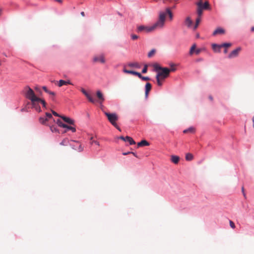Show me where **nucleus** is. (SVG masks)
I'll return each mask as SVG.
<instances>
[{"label":"nucleus","instance_id":"obj_22","mask_svg":"<svg viewBox=\"0 0 254 254\" xmlns=\"http://www.w3.org/2000/svg\"><path fill=\"white\" fill-rule=\"evenodd\" d=\"M195 132V128L193 127H189L188 129H185L183 131V132L184 133H194Z\"/></svg>","mask_w":254,"mask_h":254},{"label":"nucleus","instance_id":"obj_31","mask_svg":"<svg viewBox=\"0 0 254 254\" xmlns=\"http://www.w3.org/2000/svg\"><path fill=\"white\" fill-rule=\"evenodd\" d=\"M170 67L171 68L170 69L169 68L170 72L171 71H175L176 70V64H170Z\"/></svg>","mask_w":254,"mask_h":254},{"label":"nucleus","instance_id":"obj_39","mask_svg":"<svg viewBox=\"0 0 254 254\" xmlns=\"http://www.w3.org/2000/svg\"><path fill=\"white\" fill-rule=\"evenodd\" d=\"M131 37L132 40H135L138 39V36L135 34H132L131 35Z\"/></svg>","mask_w":254,"mask_h":254},{"label":"nucleus","instance_id":"obj_20","mask_svg":"<svg viewBox=\"0 0 254 254\" xmlns=\"http://www.w3.org/2000/svg\"><path fill=\"white\" fill-rule=\"evenodd\" d=\"M149 145V142L145 140H142L137 143V146L138 147L143 146H148Z\"/></svg>","mask_w":254,"mask_h":254},{"label":"nucleus","instance_id":"obj_45","mask_svg":"<svg viewBox=\"0 0 254 254\" xmlns=\"http://www.w3.org/2000/svg\"><path fill=\"white\" fill-rule=\"evenodd\" d=\"M117 129H118L119 131H121L120 128L118 126L117 124L116 123V126H114Z\"/></svg>","mask_w":254,"mask_h":254},{"label":"nucleus","instance_id":"obj_35","mask_svg":"<svg viewBox=\"0 0 254 254\" xmlns=\"http://www.w3.org/2000/svg\"><path fill=\"white\" fill-rule=\"evenodd\" d=\"M50 127V129L53 132H56L58 131V129L55 126H49Z\"/></svg>","mask_w":254,"mask_h":254},{"label":"nucleus","instance_id":"obj_49","mask_svg":"<svg viewBox=\"0 0 254 254\" xmlns=\"http://www.w3.org/2000/svg\"><path fill=\"white\" fill-rule=\"evenodd\" d=\"M242 191H243V194H244V195L245 196L246 194H245V192H244V187H242Z\"/></svg>","mask_w":254,"mask_h":254},{"label":"nucleus","instance_id":"obj_37","mask_svg":"<svg viewBox=\"0 0 254 254\" xmlns=\"http://www.w3.org/2000/svg\"><path fill=\"white\" fill-rule=\"evenodd\" d=\"M139 78L144 81H148V80H150V78L148 77L143 76L141 74V76H139Z\"/></svg>","mask_w":254,"mask_h":254},{"label":"nucleus","instance_id":"obj_18","mask_svg":"<svg viewBox=\"0 0 254 254\" xmlns=\"http://www.w3.org/2000/svg\"><path fill=\"white\" fill-rule=\"evenodd\" d=\"M185 24L188 27H190L192 24V21L191 20L190 17L188 16L186 18L185 21Z\"/></svg>","mask_w":254,"mask_h":254},{"label":"nucleus","instance_id":"obj_30","mask_svg":"<svg viewBox=\"0 0 254 254\" xmlns=\"http://www.w3.org/2000/svg\"><path fill=\"white\" fill-rule=\"evenodd\" d=\"M193 158V156L190 153H187L186 155V159L187 160V161H190Z\"/></svg>","mask_w":254,"mask_h":254},{"label":"nucleus","instance_id":"obj_29","mask_svg":"<svg viewBox=\"0 0 254 254\" xmlns=\"http://www.w3.org/2000/svg\"><path fill=\"white\" fill-rule=\"evenodd\" d=\"M164 13H165L166 14V16L168 14L169 16V17L171 19H172L173 18V14L172 13V12L171 11V10H170L169 8H167L166 9V12H163Z\"/></svg>","mask_w":254,"mask_h":254},{"label":"nucleus","instance_id":"obj_11","mask_svg":"<svg viewBox=\"0 0 254 254\" xmlns=\"http://www.w3.org/2000/svg\"><path fill=\"white\" fill-rule=\"evenodd\" d=\"M197 5V14L198 16L201 17L202 14V8L201 7L202 1L200 0L196 3Z\"/></svg>","mask_w":254,"mask_h":254},{"label":"nucleus","instance_id":"obj_55","mask_svg":"<svg viewBox=\"0 0 254 254\" xmlns=\"http://www.w3.org/2000/svg\"><path fill=\"white\" fill-rule=\"evenodd\" d=\"M224 52L225 54H226L227 53V49H225Z\"/></svg>","mask_w":254,"mask_h":254},{"label":"nucleus","instance_id":"obj_12","mask_svg":"<svg viewBox=\"0 0 254 254\" xmlns=\"http://www.w3.org/2000/svg\"><path fill=\"white\" fill-rule=\"evenodd\" d=\"M225 32V31L224 29L219 27L213 31L212 35L213 36H216L218 34H224Z\"/></svg>","mask_w":254,"mask_h":254},{"label":"nucleus","instance_id":"obj_33","mask_svg":"<svg viewBox=\"0 0 254 254\" xmlns=\"http://www.w3.org/2000/svg\"><path fill=\"white\" fill-rule=\"evenodd\" d=\"M65 128H66L67 130H71L72 131V132H74L76 131L75 128L73 127H71V126H68L67 125V127H65Z\"/></svg>","mask_w":254,"mask_h":254},{"label":"nucleus","instance_id":"obj_46","mask_svg":"<svg viewBox=\"0 0 254 254\" xmlns=\"http://www.w3.org/2000/svg\"><path fill=\"white\" fill-rule=\"evenodd\" d=\"M130 154V152H124L123 153V154L124 155H128V154Z\"/></svg>","mask_w":254,"mask_h":254},{"label":"nucleus","instance_id":"obj_17","mask_svg":"<svg viewBox=\"0 0 254 254\" xmlns=\"http://www.w3.org/2000/svg\"><path fill=\"white\" fill-rule=\"evenodd\" d=\"M67 84H72V83H71V82L69 80L64 81V80H60L59 81L58 85L59 87H61L64 85H67Z\"/></svg>","mask_w":254,"mask_h":254},{"label":"nucleus","instance_id":"obj_40","mask_svg":"<svg viewBox=\"0 0 254 254\" xmlns=\"http://www.w3.org/2000/svg\"><path fill=\"white\" fill-rule=\"evenodd\" d=\"M147 66L146 65H145L142 70V72L143 73H145L147 72Z\"/></svg>","mask_w":254,"mask_h":254},{"label":"nucleus","instance_id":"obj_7","mask_svg":"<svg viewBox=\"0 0 254 254\" xmlns=\"http://www.w3.org/2000/svg\"><path fill=\"white\" fill-rule=\"evenodd\" d=\"M93 61L95 63H101L104 64L105 63V57L103 54L95 56L93 57Z\"/></svg>","mask_w":254,"mask_h":254},{"label":"nucleus","instance_id":"obj_19","mask_svg":"<svg viewBox=\"0 0 254 254\" xmlns=\"http://www.w3.org/2000/svg\"><path fill=\"white\" fill-rule=\"evenodd\" d=\"M151 84L150 83H147L145 85V96L147 97L149 92L151 89Z\"/></svg>","mask_w":254,"mask_h":254},{"label":"nucleus","instance_id":"obj_26","mask_svg":"<svg viewBox=\"0 0 254 254\" xmlns=\"http://www.w3.org/2000/svg\"><path fill=\"white\" fill-rule=\"evenodd\" d=\"M57 124H58V125L60 127H67V125L65 124H64L61 120H60V119H58L57 120Z\"/></svg>","mask_w":254,"mask_h":254},{"label":"nucleus","instance_id":"obj_41","mask_svg":"<svg viewBox=\"0 0 254 254\" xmlns=\"http://www.w3.org/2000/svg\"><path fill=\"white\" fill-rule=\"evenodd\" d=\"M52 113L55 116H57V117H61L62 116H60L59 115L57 112H56L55 111H52Z\"/></svg>","mask_w":254,"mask_h":254},{"label":"nucleus","instance_id":"obj_51","mask_svg":"<svg viewBox=\"0 0 254 254\" xmlns=\"http://www.w3.org/2000/svg\"><path fill=\"white\" fill-rule=\"evenodd\" d=\"M2 12V9L1 8H0V16L1 15Z\"/></svg>","mask_w":254,"mask_h":254},{"label":"nucleus","instance_id":"obj_4","mask_svg":"<svg viewBox=\"0 0 254 254\" xmlns=\"http://www.w3.org/2000/svg\"><path fill=\"white\" fill-rule=\"evenodd\" d=\"M104 114L107 117L108 120L109 122L113 126H116V122L119 119V117L118 115L115 113H110L106 111H104Z\"/></svg>","mask_w":254,"mask_h":254},{"label":"nucleus","instance_id":"obj_50","mask_svg":"<svg viewBox=\"0 0 254 254\" xmlns=\"http://www.w3.org/2000/svg\"><path fill=\"white\" fill-rule=\"evenodd\" d=\"M81 15L82 16H85V13L83 11H82L81 12Z\"/></svg>","mask_w":254,"mask_h":254},{"label":"nucleus","instance_id":"obj_48","mask_svg":"<svg viewBox=\"0 0 254 254\" xmlns=\"http://www.w3.org/2000/svg\"><path fill=\"white\" fill-rule=\"evenodd\" d=\"M215 49H216V50H214L215 51H216V52H220V49H218V48H217V47H216V48H215Z\"/></svg>","mask_w":254,"mask_h":254},{"label":"nucleus","instance_id":"obj_36","mask_svg":"<svg viewBox=\"0 0 254 254\" xmlns=\"http://www.w3.org/2000/svg\"><path fill=\"white\" fill-rule=\"evenodd\" d=\"M90 140H91V142L90 143L91 144H93V143L95 144L96 145H98V146H99L100 145V143L99 142L97 141H95V140H93V137H91L90 138Z\"/></svg>","mask_w":254,"mask_h":254},{"label":"nucleus","instance_id":"obj_43","mask_svg":"<svg viewBox=\"0 0 254 254\" xmlns=\"http://www.w3.org/2000/svg\"><path fill=\"white\" fill-rule=\"evenodd\" d=\"M200 52H201L200 49H196L195 51V53L196 55H198L200 53Z\"/></svg>","mask_w":254,"mask_h":254},{"label":"nucleus","instance_id":"obj_38","mask_svg":"<svg viewBox=\"0 0 254 254\" xmlns=\"http://www.w3.org/2000/svg\"><path fill=\"white\" fill-rule=\"evenodd\" d=\"M229 223H230V227L232 229H234L235 228V225L234 223L232 221L230 220L229 221Z\"/></svg>","mask_w":254,"mask_h":254},{"label":"nucleus","instance_id":"obj_53","mask_svg":"<svg viewBox=\"0 0 254 254\" xmlns=\"http://www.w3.org/2000/svg\"><path fill=\"white\" fill-rule=\"evenodd\" d=\"M251 31H253V32L254 31V27H252L251 28Z\"/></svg>","mask_w":254,"mask_h":254},{"label":"nucleus","instance_id":"obj_3","mask_svg":"<svg viewBox=\"0 0 254 254\" xmlns=\"http://www.w3.org/2000/svg\"><path fill=\"white\" fill-rule=\"evenodd\" d=\"M153 66L154 70L157 72L156 78L157 85L161 86L163 85V81L169 76L170 71L169 68L162 67L158 64H154Z\"/></svg>","mask_w":254,"mask_h":254},{"label":"nucleus","instance_id":"obj_54","mask_svg":"<svg viewBox=\"0 0 254 254\" xmlns=\"http://www.w3.org/2000/svg\"><path fill=\"white\" fill-rule=\"evenodd\" d=\"M209 98L211 100H213V98H212V97L211 96H210L209 97Z\"/></svg>","mask_w":254,"mask_h":254},{"label":"nucleus","instance_id":"obj_15","mask_svg":"<svg viewBox=\"0 0 254 254\" xmlns=\"http://www.w3.org/2000/svg\"><path fill=\"white\" fill-rule=\"evenodd\" d=\"M96 94L98 98L99 99V102L100 104H102L104 101V98L102 93L100 91H98L96 93Z\"/></svg>","mask_w":254,"mask_h":254},{"label":"nucleus","instance_id":"obj_10","mask_svg":"<svg viewBox=\"0 0 254 254\" xmlns=\"http://www.w3.org/2000/svg\"><path fill=\"white\" fill-rule=\"evenodd\" d=\"M121 139L124 140V141H128L130 145H133L135 144V142L133 140V139L128 136H127L126 137H124L121 136L119 137Z\"/></svg>","mask_w":254,"mask_h":254},{"label":"nucleus","instance_id":"obj_16","mask_svg":"<svg viewBox=\"0 0 254 254\" xmlns=\"http://www.w3.org/2000/svg\"><path fill=\"white\" fill-rule=\"evenodd\" d=\"M71 142L74 144H76V145H78L76 149L77 151L79 152L83 151V147L82 146L81 144L79 142L76 141H72Z\"/></svg>","mask_w":254,"mask_h":254},{"label":"nucleus","instance_id":"obj_56","mask_svg":"<svg viewBox=\"0 0 254 254\" xmlns=\"http://www.w3.org/2000/svg\"><path fill=\"white\" fill-rule=\"evenodd\" d=\"M253 126L254 127V117L253 118Z\"/></svg>","mask_w":254,"mask_h":254},{"label":"nucleus","instance_id":"obj_2","mask_svg":"<svg viewBox=\"0 0 254 254\" xmlns=\"http://www.w3.org/2000/svg\"><path fill=\"white\" fill-rule=\"evenodd\" d=\"M25 97L31 101L33 108L40 112H41V108L39 105V103H41L43 107H46V102L44 100L38 97L30 87L27 86L25 87Z\"/></svg>","mask_w":254,"mask_h":254},{"label":"nucleus","instance_id":"obj_52","mask_svg":"<svg viewBox=\"0 0 254 254\" xmlns=\"http://www.w3.org/2000/svg\"><path fill=\"white\" fill-rule=\"evenodd\" d=\"M56 0L59 2H62V0Z\"/></svg>","mask_w":254,"mask_h":254},{"label":"nucleus","instance_id":"obj_5","mask_svg":"<svg viewBox=\"0 0 254 254\" xmlns=\"http://www.w3.org/2000/svg\"><path fill=\"white\" fill-rule=\"evenodd\" d=\"M39 122L43 125L50 126V124H51L52 122H55V120L51 114L46 113L45 117H40L39 118Z\"/></svg>","mask_w":254,"mask_h":254},{"label":"nucleus","instance_id":"obj_28","mask_svg":"<svg viewBox=\"0 0 254 254\" xmlns=\"http://www.w3.org/2000/svg\"><path fill=\"white\" fill-rule=\"evenodd\" d=\"M200 20H201V17L197 16V18L196 19L195 24L193 28L194 30L196 29L197 28V27L200 22Z\"/></svg>","mask_w":254,"mask_h":254},{"label":"nucleus","instance_id":"obj_8","mask_svg":"<svg viewBox=\"0 0 254 254\" xmlns=\"http://www.w3.org/2000/svg\"><path fill=\"white\" fill-rule=\"evenodd\" d=\"M231 46L232 44L230 43H224L221 45H217L216 44H213L212 45V49H213V50H216V47L218 48L219 49L222 47L228 48L231 47Z\"/></svg>","mask_w":254,"mask_h":254},{"label":"nucleus","instance_id":"obj_47","mask_svg":"<svg viewBox=\"0 0 254 254\" xmlns=\"http://www.w3.org/2000/svg\"><path fill=\"white\" fill-rule=\"evenodd\" d=\"M130 154H133V155H134L135 157H138L137 155H136V154L134 152H130Z\"/></svg>","mask_w":254,"mask_h":254},{"label":"nucleus","instance_id":"obj_9","mask_svg":"<svg viewBox=\"0 0 254 254\" xmlns=\"http://www.w3.org/2000/svg\"><path fill=\"white\" fill-rule=\"evenodd\" d=\"M80 90L81 92L87 97L89 102L92 103H94L95 102V100L90 94H89L84 88H81Z\"/></svg>","mask_w":254,"mask_h":254},{"label":"nucleus","instance_id":"obj_34","mask_svg":"<svg viewBox=\"0 0 254 254\" xmlns=\"http://www.w3.org/2000/svg\"><path fill=\"white\" fill-rule=\"evenodd\" d=\"M73 140H70V144H69V145L74 150H76L77 149V147L78 146V145H76V144H74L73 143H72L71 141H72Z\"/></svg>","mask_w":254,"mask_h":254},{"label":"nucleus","instance_id":"obj_44","mask_svg":"<svg viewBox=\"0 0 254 254\" xmlns=\"http://www.w3.org/2000/svg\"><path fill=\"white\" fill-rule=\"evenodd\" d=\"M48 93L50 94V95H53V96H54L55 95V92L51 91L50 90L49 91Z\"/></svg>","mask_w":254,"mask_h":254},{"label":"nucleus","instance_id":"obj_32","mask_svg":"<svg viewBox=\"0 0 254 254\" xmlns=\"http://www.w3.org/2000/svg\"><path fill=\"white\" fill-rule=\"evenodd\" d=\"M156 51L154 49H152L149 52V53L148 54V57L149 58H151L155 54Z\"/></svg>","mask_w":254,"mask_h":254},{"label":"nucleus","instance_id":"obj_27","mask_svg":"<svg viewBox=\"0 0 254 254\" xmlns=\"http://www.w3.org/2000/svg\"><path fill=\"white\" fill-rule=\"evenodd\" d=\"M128 66L131 67H135L137 68L140 67V66L137 63H129L128 64Z\"/></svg>","mask_w":254,"mask_h":254},{"label":"nucleus","instance_id":"obj_25","mask_svg":"<svg viewBox=\"0 0 254 254\" xmlns=\"http://www.w3.org/2000/svg\"><path fill=\"white\" fill-rule=\"evenodd\" d=\"M196 44H194L190 48L189 54L190 55H192L194 53H195V51L196 50Z\"/></svg>","mask_w":254,"mask_h":254},{"label":"nucleus","instance_id":"obj_13","mask_svg":"<svg viewBox=\"0 0 254 254\" xmlns=\"http://www.w3.org/2000/svg\"><path fill=\"white\" fill-rule=\"evenodd\" d=\"M123 71L126 73H129V74H131L133 75H137L138 77H139V76H141V74L139 72H136L135 71H133V70H127L126 68H124L123 69Z\"/></svg>","mask_w":254,"mask_h":254},{"label":"nucleus","instance_id":"obj_21","mask_svg":"<svg viewBox=\"0 0 254 254\" xmlns=\"http://www.w3.org/2000/svg\"><path fill=\"white\" fill-rule=\"evenodd\" d=\"M180 160V158L178 156L173 155L171 156V161L175 164H177Z\"/></svg>","mask_w":254,"mask_h":254},{"label":"nucleus","instance_id":"obj_6","mask_svg":"<svg viewBox=\"0 0 254 254\" xmlns=\"http://www.w3.org/2000/svg\"><path fill=\"white\" fill-rule=\"evenodd\" d=\"M242 49L241 47H238L236 49L232 51L228 55L229 59H233L237 57L241 51Z\"/></svg>","mask_w":254,"mask_h":254},{"label":"nucleus","instance_id":"obj_23","mask_svg":"<svg viewBox=\"0 0 254 254\" xmlns=\"http://www.w3.org/2000/svg\"><path fill=\"white\" fill-rule=\"evenodd\" d=\"M70 142V141H69L67 138H64L60 143V145L67 146L69 145Z\"/></svg>","mask_w":254,"mask_h":254},{"label":"nucleus","instance_id":"obj_42","mask_svg":"<svg viewBox=\"0 0 254 254\" xmlns=\"http://www.w3.org/2000/svg\"><path fill=\"white\" fill-rule=\"evenodd\" d=\"M42 88L46 93H48L49 90L47 89V88L46 86H43Z\"/></svg>","mask_w":254,"mask_h":254},{"label":"nucleus","instance_id":"obj_1","mask_svg":"<svg viewBox=\"0 0 254 254\" xmlns=\"http://www.w3.org/2000/svg\"><path fill=\"white\" fill-rule=\"evenodd\" d=\"M166 18V14L164 12H160L158 21L150 26L139 25L137 27V32L138 33H150L157 29L163 28L164 25Z\"/></svg>","mask_w":254,"mask_h":254},{"label":"nucleus","instance_id":"obj_14","mask_svg":"<svg viewBox=\"0 0 254 254\" xmlns=\"http://www.w3.org/2000/svg\"><path fill=\"white\" fill-rule=\"evenodd\" d=\"M65 122L70 124V125H73L74 124V121L69 118L65 117V116H61V117Z\"/></svg>","mask_w":254,"mask_h":254},{"label":"nucleus","instance_id":"obj_24","mask_svg":"<svg viewBox=\"0 0 254 254\" xmlns=\"http://www.w3.org/2000/svg\"><path fill=\"white\" fill-rule=\"evenodd\" d=\"M201 7L202 10L208 9L209 8V4L208 1H205L204 3L202 2Z\"/></svg>","mask_w":254,"mask_h":254}]
</instances>
